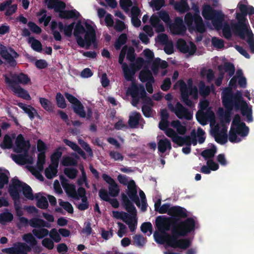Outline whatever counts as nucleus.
I'll return each instance as SVG.
<instances>
[{
  "mask_svg": "<svg viewBox=\"0 0 254 254\" xmlns=\"http://www.w3.org/2000/svg\"><path fill=\"white\" fill-rule=\"evenodd\" d=\"M177 47L180 51L189 55H192L196 50L195 45L192 42L187 43L182 39L178 41Z\"/></svg>",
  "mask_w": 254,
  "mask_h": 254,
  "instance_id": "nucleus-22",
  "label": "nucleus"
},
{
  "mask_svg": "<svg viewBox=\"0 0 254 254\" xmlns=\"http://www.w3.org/2000/svg\"><path fill=\"white\" fill-rule=\"evenodd\" d=\"M59 203L60 206L64 208L68 213H72L73 211V207L71 204L68 202L64 201L61 199L59 200Z\"/></svg>",
  "mask_w": 254,
  "mask_h": 254,
  "instance_id": "nucleus-62",
  "label": "nucleus"
},
{
  "mask_svg": "<svg viewBox=\"0 0 254 254\" xmlns=\"http://www.w3.org/2000/svg\"><path fill=\"white\" fill-rule=\"evenodd\" d=\"M28 43L31 45V47L34 51L40 52L42 51V44L40 41L32 38H28Z\"/></svg>",
  "mask_w": 254,
  "mask_h": 254,
  "instance_id": "nucleus-48",
  "label": "nucleus"
},
{
  "mask_svg": "<svg viewBox=\"0 0 254 254\" xmlns=\"http://www.w3.org/2000/svg\"><path fill=\"white\" fill-rule=\"evenodd\" d=\"M33 234L39 239H42L49 234V231L45 228L34 229L32 231Z\"/></svg>",
  "mask_w": 254,
  "mask_h": 254,
  "instance_id": "nucleus-49",
  "label": "nucleus"
},
{
  "mask_svg": "<svg viewBox=\"0 0 254 254\" xmlns=\"http://www.w3.org/2000/svg\"><path fill=\"white\" fill-rule=\"evenodd\" d=\"M170 29L174 34H182L186 30L183 19L181 18H177L175 23L170 26Z\"/></svg>",
  "mask_w": 254,
  "mask_h": 254,
  "instance_id": "nucleus-26",
  "label": "nucleus"
},
{
  "mask_svg": "<svg viewBox=\"0 0 254 254\" xmlns=\"http://www.w3.org/2000/svg\"><path fill=\"white\" fill-rule=\"evenodd\" d=\"M78 197L81 202H76V205L79 209L84 210L88 207V202L85 196V190L82 188H79L78 190Z\"/></svg>",
  "mask_w": 254,
  "mask_h": 254,
  "instance_id": "nucleus-27",
  "label": "nucleus"
},
{
  "mask_svg": "<svg viewBox=\"0 0 254 254\" xmlns=\"http://www.w3.org/2000/svg\"><path fill=\"white\" fill-rule=\"evenodd\" d=\"M139 78L142 82H147L146 90L149 93H152L153 91L152 84L154 80L150 71L145 69H143L140 73Z\"/></svg>",
  "mask_w": 254,
  "mask_h": 254,
  "instance_id": "nucleus-21",
  "label": "nucleus"
},
{
  "mask_svg": "<svg viewBox=\"0 0 254 254\" xmlns=\"http://www.w3.org/2000/svg\"><path fill=\"white\" fill-rule=\"evenodd\" d=\"M0 54L5 60L11 62L12 64H15L14 59L16 58L18 55L14 50L11 49L7 50L4 46L0 44Z\"/></svg>",
  "mask_w": 254,
  "mask_h": 254,
  "instance_id": "nucleus-24",
  "label": "nucleus"
},
{
  "mask_svg": "<svg viewBox=\"0 0 254 254\" xmlns=\"http://www.w3.org/2000/svg\"><path fill=\"white\" fill-rule=\"evenodd\" d=\"M158 149L161 153H164L167 150H171V144L170 141L166 138L159 140L158 142Z\"/></svg>",
  "mask_w": 254,
  "mask_h": 254,
  "instance_id": "nucleus-37",
  "label": "nucleus"
},
{
  "mask_svg": "<svg viewBox=\"0 0 254 254\" xmlns=\"http://www.w3.org/2000/svg\"><path fill=\"white\" fill-rule=\"evenodd\" d=\"M14 134L6 135L4 137L3 142L0 144L2 148H10L12 147V139L15 138Z\"/></svg>",
  "mask_w": 254,
  "mask_h": 254,
  "instance_id": "nucleus-46",
  "label": "nucleus"
},
{
  "mask_svg": "<svg viewBox=\"0 0 254 254\" xmlns=\"http://www.w3.org/2000/svg\"><path fill=\"white\" fill-rule=\"evenodd\" d=\"M5 81L7 84L8 87L17 96L28 100L31 99V97L28 92L20 86L14 84L9 80L7 76H5Z\"/></svg>",
  "mask_w": 254,
  "mask_h": 254,
  "instance_id": "nucleus-20",
  "label": "nucleus"
},
{
  "mask_svg": "<svg viewBox=\"0 0 254 254\" xmlns=\"http://www.w3.org/2000/svg\"><path fill=\"white\" fill-rule=\"evenodd\" d=\"M118 180L120 183L127 186V193L129 198L135 203L138 207H140L142 211L145 210L146 202L145 194L143 191L139 190V196L141 200L140 202L137 195V189L134 181L130 180L127 177L121 174L118 175Z\"/></svg>",
  "mask_w": 254,
  "mask_h": 254,
  "instance_id": "nucleus-9",
  "label": "nucleus"
},
{
  "mask_svg": "<svg viewBox=\"0 0 254 254\" xmlns=\"http://www.w3.org/2000/svg\"><path fill=\"white\" fill-rule=\"evenodd\" d=\"M156 211L161 214L167 213L174 218H183L188 215L185 209L179 206L170 207L169 204L161 205Z\"/></svg>",
  "mask_w": 254,
  "mask_h": 254,
  "instance_id": "nucleus-16",
  "label": "nucleus"
},
{
  "mask_svg": "<svg viewBox=\"0 0 254 254\" xmlns=\"http://www.w3.org/2000/svg\"><path fill=\"white\" fill-rule=\"evenodd\" d=\"M237 79L241 87H246V79L243 76L242 70L239 69L236 75L230 80L229 87L224 89L222 93L223 104L227 110L224 111L222 108L219 109V123L216 124L214 113L210 108H208L209 103L206 99L200 101L199 110L196 114L197 121L202 125H206L209 121L212 135L216 142L222 144L227 141V128L230 121V111L233 106L241 110L242 115L247 118L248 121L253 120L252 107L243 100L241 92L237 91L234 96L232 95V90L236 87Z\"/></svg>",
  "mask_w": 254,
  "mask_h": 254,
  "instance_id": "nucleus-1",
  "label": "nucleus"
},
{
  "mask_svg": "<svg viewBox=\"0 0 254 254\" xmlns=\"http://www.w3.org/2000/svg\"><path fill=\"white\" fill-rule=\"evenodd\" d=\"M202 15L206 20H210L214 28L217 30L222 29L221 22L225 18V14L221 10H214L209 5H204L202 10ZM226 23H225V24Z\"/></svg>",
  "mask_w": 254,
  "mask_h": 254,
  "instance_id": "nucleus-14",
  "label": "nucleus"
},
{
  "mask_svg": "<svg viewBox=\"0 0 254 254\" xmlns=\"http://www.w3.org/2000/svg\"><path fill=\"white\" fill-rule=\"evenodd\" d=\"M58 165H55V164L51 163L45 170L46 177L48 179H52L56 176L58 173Z\"/></svg>",
  "mask_w": 254,
  "mask_h": 254,
  "instance_id": "nucleus-38",
  "label": "nucleus"
},
{
  "mask_svg": "<svg viewBox=\"0 0 254 254\" xmlns=\"http://www.w3.org/2000/svg\"><path fill=\"white\" fill-rule=\"evenodd\" d=\"M62 185L67 194L77 200H79L78 193L76 192L75 187L74 185L66 184L62 182Z\"/></svg>",
  "mask_w": 254,
  "mask_h": 254,
  "instance_id": "nucleus-31",
  "label": "nucleus"
},
{
  "mask_svg": "<svg viewBox=\"0 0 254 254\" xmlns=\"http://www.w3.org/2000/svg\"><path fill=\"white\" fill-rule=\"evenodd\" d=\"M35 198L37 200V205L40 208L46 209L48 207V202L46 197L41 193L35 194Z\"/></svg>",
  "mask_w": 254,
  "mask_h": 254,
  "instance_id": "nucleus-39",
  "label": "nucleus"
},
{
  "mask_svg": "<svg viewBox=\"0 0 254 254\" xmlns=\"http://www.w3.org/2000/svg\"><path fill=\"white\" fill-rule=\"evenodd\" d=\"M164 4V0H154L150 2V5L154 10H159Z\"/></svg>",
  "mask_w": 254,
  "mask_h": 254,
  "instance_id": "nucleus-64",
  "label": "nucleus"
},
{
  "mask_svg": "<svg viewBox=\"0 0 254 254\" xmlns=\"http://www.w3.org/2000/svg\"><path fill=\"white\" fill-rule=\"evenodd\" d=\"M9 172L5 169L0 168V188H2L8 183Z\"/></svg>",
  "mask_w": 254,
  "mask_h": 254,
  "instance_id": "nucleus-45",
  "label": "nucleus"
},
{
  "mask_svg": "<svg viewBox=\"0 0 254 254\" xmlns=\"http://www.w3.org/2000/svg\"><path fill=\"white\" fill-rule=\"evenodd\" d=\"M196 224V220L192 218L177 222L173 227V236H171L165 232L170 229V219L166 217L158 216L156 219V226L158 231L154 233V240L159 244H166L172 247L185 249L190 246V241L185 239H179L176 235L185 236L193 231Z\"/></svg>",
  "mask_w": 254,
  "mask_h": 254,
  "instance_id": "nucleus-2",
  "label": "nucleus"
},
{
  "mask_svg": "<svg viewBox=\"0 0 254 254\" xmlns=\"http://www.w3.org/2000/svg\"><path fill=\"white\" fill-rule=\"evenodd\" d=\"M63 147H60L58 148L55 151L51 156V163L55 164V165L59 166V159L62 155V150Z\"/></svg>",
  "mask_w": 254,
  "mask_h": 254,
  "instance_id": "nucleus-41",
  "label": "nucleus"
},
{
  "mask_svg": "<svg viewBox=\"0 0 254 254\" xmlns=\"http://www.w3.org/2000/svg\"><path fill=\"white\" fill-rule=\"evenodd\" d=\"M65 175L70 179H74L77 174V170L72 168H65L64 170Z\"/></svg>",
  "mask_w": 254,
  "mask_h": 254,
  "instance_id": "nucleus-63",
  "label": "nucleus"
},
{
  "mask_svg": "<svg viewBox=\"0 0 254 254\" xmlns=\"http://www.w3.org/2000/svg\"><path fill=\"white\" fill-rule=\"evenodd\" d=\"M218 69L221 75L226 73L229 76H232L235 71L233 64L230 63H225L224 65L219 66Z\"/></svg>",
  "mask_w": 254,
  "mask_h": 254,
  "instance_id": "nucleus-35",
  "label": "nucleus"
},
{
  "mask_svg": "<svg viewBox=\"0 0 254 254\" xmlns=\"http://www.w3.org/2000/svg\"><path fill=\"white\" fill-rule=\"evenodd\" d=\"M80 13L75 9L68 10H61L59 12V16L65 19H76L80 17Z\"/></svg>",
  "mask_w": 254,
  "mask_h": 254,
  "instance_id": "nucleus-28",
  "label": "nucleus"
},
{
  "mask_svg": "<svg viewBox=\"0 0 254 254\" xmlns=\"http://www.w3.org/2000/svg\"><path fill=\"white\" fill-rule=\"evenodd\" d=\"M49 234L51 239L56 243H58L62 240L59 230L56 228L51 229L49 232Z\"/></svg>",
  "mask_w": 254,
  "mask_h": 254,
  "instance_id": "nucleus-50",
  "label": "nucleus"
},
{
  "mask_svg": "<svg viewBox=\"0 0 254 254\" xmlns=\"http://www.w3.org/2000/svg\"><path fill=\"white\" fill-rule=\"evenodd\" d=\"M192 9L195 12V14L192 16L190 13H187L185 17V23L190 31L194 30L203 33L205 31V28L202 18L199 15V8L197 5H193Z\"/></svg>",
  "mask_w": 254,
  "mask_h": 254,
  "instance_id": "nucleus-15",
  "label": "nucleus"
},
{
  "mask_svg": "<svg viewBox=\"0 0 254 254\" xmlns=\"http://www.w3.org/2000/svg\"><path fill=\"white\" fill-rule=\"evenodd\" d=\"M171 126L176 129L177 132L180 134L183 135L187 131L186 126L183 125L181 122L178 120L172 121L171 123Z\"/></svg>",
  "mask_w": 254,
  "mask_h": 254,
  "instance_id": "nucleus-44",
  "label": "nucleus"
},
{
  "mask_svg": "<svg viewBox=\"0 0 254 254\" xmlns=\"http://www.w3.org/2000/svg\"><path fill=\"white\" fill-rule=\"evenodd\" d=\"M127 36L126 34H122L117 40L115 44V47L117 50H119L123 45L127 41Z\"/></svg>",
  "mask_w": 254,
  "mask_h": 254,
  "instance_id": "nucleus-57",
  "label": "nucleus"
},
{
  "mask_svg": "<svg viewBox=\"0 0 254 254\" xmlns=\"http://www.w3.org/2000/svg\"><path fill=\"white\" fill-rule=\"evenodd\" d=\"M109 192L113 196H117L120 192V189L118 184L115 182L109 186Z\"/></svg>",
  "mask_w": 254,
  "mask_h": 254,
  "instance_id": "nucleus-55",
  "label": "nucleus"
},
{
  "mask_svg": "<svg viewBox=\"0 0 254 254\" xmlns=\"http://www.w3.org/2000/svg\"><path fill=\"white\" fill-rule=\"evenodd\" d=\"M216 152V148L213 145H211L209 149L203 151L201 154L206 160L212 159Z\"/></svg>",
  "mask_w": 254,
  "mask_h": 254,
  "instance_id": "nucleus-42",
  "label": "nucleus"
},
{
  "mask_svg": "<svg viewBox=\"0 0 254 254\" xmlns=\"http://www.w3.org/2000/svg\"><path fill=\"white\" fill-rule=\"evenodd\" d=\"M151 68L154 74L158 73L159 69H165L167 66V63L164 61H161L160 59H156L151 64Z\"/></svg>",
  "mask_w": 254,
  "mask_h": 254,
  "instance_id": "nucleus-33",
  "label": "nucleus"
},
{
  "mask_svg": "<svg viewBox=\"0 0 254 254\" xmlns=\"http://www.w3.org/2000/svg\"><path fill=\"white\" fill-rule=\"evenodd\" d=\"M141 230L148 236H150L152 231V225L150 222H144L141 226Z\"/></svg>",
  "mask_w": 254,
  "mask_h": 254,
  "instance_id": "nucleus-53",
  "label": "nucleus"
},
{
  "mask_svg": "<svg viewBox=\"0 0 254 254\" xmlns=\"http://www.w3.org/2000/svg\"><path fill=\"white\" fill-rule=\"evenodd\" d=\"M18 106L20 107L26 114H28L30 119H34L35 115L37 114L36 110L32 107L20 103Z\"/></svg>",
  "mask_w": 254,
  "mask_h": 254,
  "instance_id": "nucleus-40",
  "label": "nucleus"
},
{
  "mask_svg": "<svg viewBox=\"0 0 254 254\" xmlns=\"http://www.w3.org/2000/svg\"><path fill=\"white\" fill-rule=\"evenodd\" d=\"M64 142L72 149L76 151L80 154L83 158L85 159L86 157L84 152L75 143L71 142L67 139H64Z\"/></svg>",
  "mask_w": 254,
  "mask_h": 254,
  "instance_id": "nucleus-47",
  "label": "nucleus"
},
{
  "mask_svg": "<svg viewBox=\"0 0 254 254\" xmlns=\"http://www.w3.org/2000/svg\"><path fill=\"white\" fill-rule=\"evenodd\" d=\"M249 132V127L241 121L240 117L238 115L235 116L229 131V140L233 143H238L246 137Z\"/></svg>",
  "mask_w": 254,
  "mask_h": 254,
  "instance_id": "nucleus-11",
  "label": "nucleus"
},
{
  "mask_svg": "<svg viewBox=\"0 0 254 254\" xmlns=\"http://www.w3.org/2000/svg\"><path fill=\"white\" fill-rule=\"evenodd\" d=\"M168 114L166 110H162L161 111V121L159 123V127L162 129L165 130V133L167 136L171 138L172 141L179 146H182L187 140L188 137L183 138L179 136L177 132L172 128L168 127L169 123L167 121Z\"/></svg>",
  "mask_w": 254,
  "mask_h": 254,
  "instance_id": "nucleus-13",
  "label": "nucleus"
},
{
  "mask_svg": "<svg viewBox=\"0 0 254 254\" xmlns=\"http://www.w3.org/2000/svg\"><path fill=\"white\" fill-rule=\"evenodd\" d=\"M109 156L115 161H122L124 158L120 152L115 150L110 151Z\"/></svg>",
  "mask_w": 254,
  "mask_h": 254,
  "instance_id": "nucleus-56",
  "label": "nucleus"
},
{
  "mask_svg": "<svg viewBox=\"0 0 254 254\" xmlns=\"http://www.w3.org/2000/svg\"><path fill=\"white\" fill-rule=\"evenodd\" d=\"M140 115L136 112L132 113L128 120L129 126L131 127H135L139 124Z\"/></svg>",
  "mask_w": 254,
  "mask_h": 254,
  "instance_id": "nucleus-43",
  "label": "nucleus"
},
{
  "mask_svg": "<svg viewBox=\"0 0 254 254\" xmlns=\"http://www.w3.org/2000/svg\"><path fill=\"white\" fill-rule=\"evenodd\" d=\"M122 197L126 209L129 214L123 211H113L112 216L116 219L123 220L128 225L130 231L133 232L135 231L137 225L136 209L130 202L126 194H123Z\"/></svg>",
  "mask_w": 254,
  "mask_h": 254,
  "instance_id": "nucleus-7",
  "label": "nucleus"
},
{
  "mask_svg": "<svg viewBox=\"0 0 254 254\" xmlns=\"http://www.w3.org/2000/svg\"><path fill=\"white\" fill-rule=\"evenodd\" d=\"M61 163L65 166H74L76 164L77 161L71 157L65 156L63 158Z\"/></svg>",
  "mask_w": 254,
  "mask_h": 254,
  "instance_id": "nucleus-54",
  "label": "nucleus"
},
{
  "mask_svg": "<svg viewBox=\"0 0 254 254\" xmlns=\"http://www.w3.org/2000/svg\"><path fill=\"white\" fill-rule=\"evenodd\" d=\"M177 47L180 51L189 55H192L196 50L195 45L192 42L187 43L182 39L178 41Z\"/></svg>",
  "mask_w": 254,
  "mask_h": 254,
  "instance_id": "nucleus-23",
  "label": "nucleus"
},
{
  "mask_svg": "<svg viewBox=\"0 0 254 254\" xmlns=\"http://www.w3.org/2000/svg\"><path fill=\"white\" fill-rule=\"evenodd\" d=\"M5 76H7L9 80L16 85L17 83L27 84L30 81V78L26 75L22 73L19 74H12L10 73Z\"/></svg>",
  "mask_w": 254,
  "mask_h": 254,
  "instance_id": "nucleus-25",
  "label": "nucleus"
},
{
  "mask_svg": "<svg viewBox=\"0 0 254 254\" xmlns=\"http://www.w3.org/2000/svg\"><path fill=\"white\" fill-rule=\"evenodd\" d=\"M140 14V10L136 6H133L131 10V22L133 25L135 27H139L141 24V21L138 18Z\"/></svg>",
  "mask_w": 254,
  "mask_h": 254,
  "instance_id": "nucleus-36",
  "label": "nucleus"
},
{
  "mask_svg": "<svg viewBox=\"0 0 254 254\" xmlns=\"http://www.w3.org/2000/svg\"><path fill=\"white\" fill-rule=\"evenodd\" d=\"M46 11L45 10H41L37 13V15H43L42 17L39 18V21L40 23L44 22V24L45 26H47L51 20V16H47L45 14Z\"/></svg>",
  "mask_w": 254,
  "mask_h": 254,
  "instance_id": "nucleus-51",
  "label": "nucleus"
},
{
  "mask_svg": "<svg viewBox=\"0 0 254 254\" xmlns=\"http://www.w3.org/2000/svg\"><path fill=\"white\" fill-rule=\"evenodd\" d=\"M127 53V58L130 61H132L134 59V50L132 47H124L120 54L119 62L122 65V67L124 71V76L125 78L128 81H132L133 76L135 72L139 69L142 66H145L146 62L142 58H138L134 64H131L130 65V68H128L127 64L124 63V59Z\"/></svg>",
  "mask_w": 254,
  "mask_h": 254,
  "instance_id": "nucleus-5",
  "label": "nucleus"
},
{
  "mask_svg": "<svg viewBox=\"0 0 254 254\" xmlns=\"http://www.w3.org/2000/svg\"><path fill=\"white\" fill-rule=\"evenodd\" d=\"M58 27L61 31H63L64 34L71 36L72 31L78 45L82 48H88L96 39V26L94 23L89 19H83L78 20L76 23L64 26L61 23H57L55 21L51 23V28L55 29Z\"/></svg>",
  "mask_w": 254,
  "mask_h": 254,
  "instance_id": "nucleus-3",
  "label": "nucleus"
},
{
  "mask_svg": "<svg viewBox=\"0 0 254 254\" xmlns=\"http://www.w3.org/2000/svg\"><path fill=\"white\" fill-rule=\"evenodd\" d=\"M168 107L171 111L174 112L176 115L180 119H185L191 120L192 118V113L189 112L187 109L184 107L179 102H178L175 107L170 103L168 104Z\"/></svg>",
  "mask_w": 254,
  "mask_h": 254,
  "instance_id": "nucleus-19",
  "label": "nucleus"
},
{
  "mask_svg": "<svg viewBox=\"0 0 254 254\" xmlns=\"http://www.w3.org/2000/svg\"><path fill=\"white\" fill-rule=\"evenodd\" d=\"M29 225L33 227L45 226V222L39 218H33L29 222Z\"/></svg>",
  "mask_w": 254,
  "mask_h": 254,
  "instance_id": "nucleus-58",
  "label": "nucleus"
},
{
  "mask_svg": "<svg viewBox=\"0 0 254 254\" xmlns=\"http://www.w3.org/2000/svg\"><path fill=\"white\" fill-rule=\"evenodd\" d=\"M13 219V215L10 212H5L0 215V223L4 224L6 222L11 221Z\"/></svg>",
  "mask_w": 254,
  "mask_h": 254,
  "instance_id": "nucleus-60",
  "label": "nucleus"
},
{
  "mask_svg": "<svg viewBox=\"0 0 254 254\" xmlns=\"http://www.w3.org/2000/svg\"><path fill=\"white\" fill-rule=\"evenodd\" d=\"M45 3L49 8H53L59 12L65 7V4L59 0H45Z\"/></svg>",
  "mask_w": 254,
  "mask_h": 254,
  "instance_id": "nucleus-29",
  "label": "nucleus"
},
{
  "mask_svg": "<svg viewBox=\"0 0 254 254\" xmlns=\"http://www.w3.org/2000/svg\"><path fill=\"white\" fill-rule=\"evenodd\" d=\"M175 89L179 88L183 101L188 106H192L194 103L192 99L196 100L198 97L197 88L192 85L191 79L188 80L187 85L183 80H179L174 85Z\"/></svg>",
  "mask_w": 254,
  "mask_h": 254,
  "instance_id": "nucleus-10",
  "label": "nucleus"
},
{
  "mask_svg": "<svg viewBox=\"0 0 254 254\" xmlns=\"http://www.w3.org/2000/svg\"><path fill=\"white\" fill-rule=\"evenodd\" d=\"M150 22L151 25L155 28L157 32H163L165 28L163 24L160 22L159 18L156 14H153L150 18Z\"/></svg>",
  "mask_w": 254,
  "mask_h": 254,
  "instance_id": "nucleus-34",
  "label": "nucleus"
},
{
  "mask_svg": "<svg viewBox=\"0 0 254 254\" xmlns=\"http://www.w3.org/2000/svg\"><path fill=\"white\" fill-rule=\"evenodd\" d=\"M170 3L173 5L174 8L180 13H184L189 9L185 0H181L179 2H175V0H170Z\"/></svg>",
  "mask_w": 254,
  "mask_h": 254,
  "instance_id": "nucleus-32",
  "label": "nucleus"
},
{
  "mask_svg": "<svg viewBox=\"0 0 254 254\" xmlns=\"http://www.w3.org/2000/svg\"><path fill=\"white\" fill-rule=\"evenodd\" d=\"M133 244L138 247H143L146 243L145 239L139 235H135L133 237Z\"/></svg>",
  "mask_w": 254,
  "mask_h": 254,
  "instance_id": "nucleus-52",
  "label": "nucleus"
},
{
  "mask_svg": "<svg viewBox=\"0 0 254 254\" xmlns=\"http://www.w3.org/2000/svg\"><path fill=\"white\" fill-rule=\"evenodd\" d=\"M8 191L14 200L19 199L21 191H22L23 195L26 198L30 200L35 199V195L33 194L31 188L15 178L11 181L9 185Z\"/></svg>",
  "mask_w": 254,
  "mask_h": 254,
  "instance_id": "nucleus-12",
  "label": "nucleus"
},
{
  "mask_svg": "<svg viewBox=\"0 0 254 254\" xmlns=\"http://www.w3.org/2000/svg\"><path fill=\"white\" fill-rule=\"evenodd\" d=\"M46 156L44 152L39 153L38 156V160L35 168L27 166L29 170L39 180L43 181L44 177L41 175V172L44 169V165L45 163Z\"/></svg>",
  "mask_w": 254,
  "mask_h": 254,
  "instance_id": "nucleus-18",
  "label": "nucleus"
},
{
  "mask_svg": "<svg viewBox=\"0 0 254 254\" xmlns=\"http://www.w3.org/2000/svg\"><path fill=\"white\" fill-rule=\"evenodd\" d=\"M207 165H204L201 168V172L206 174L210 173L211 171H215L219 169V165L212 159L207 160Z\"/></svg>",
  "mask_w": 254,
  "mask_h": 254,
  "instance_id": "nucleus-30",
  "label": "nucleus"
},
{
  "mask_svg": "<svg viewBox=\"0 0 254 254\" xmlns=\"http://www.w3.org/2000/svg\"><path fill=\"white\" fill-rule=\"evenodd\" d=\"M65 96L67 100L72 105V108L74 112L80 117H86L89 119L91 117L92 112L91 110L88 108L87 113L86 114L84 111L83 106L76 98L67 93L65 94Z\"/></svg>",
  "mask_w": 254,
  "mask_h": 254,
  "instance_id": "nucleus-17",
  "label": "nucleus"
},
{
  "mask_svg": "<svg viewBox=\"0 0 254 254\" xmlns=\"http://www.w3.org/2000/svg\"><path fill=\"white\" fill-rule=\"evenodd\" d=\"M29 147V142L24 140L21 134H19L16 138L13 149L20 154H12L11 157L12 160L18 164H31L34 161V155L28 152Z\"/></svg>",
  "mask_w": 254,
  "mask_h": 254,
  "instance_id": "nucleus-6",
  "label": "nucleus"
},
{
  "mask_svg": "<svg viewBox=\"0 0 254 254\" xmlns=\"http://www.w3.org/2000/svg\"><path fill=\"white\" fill-rule=\"evenodd\" d=\"M40 103L42 107L47 111L52 110L53 106L51 102L48 99L44 98H40Z\"/></svg>",
  "mask_w": 254,
  "mask_h": 254,
  "instance_id": "nucleus-59",
  "label": "nucleus"
},
{
  "mask_svg": "<svg viewBox=\"0 0 254 254\" xmlns=\"http://www.w3.org/2000/svg\"><path fill=\"white\" fill-rule=\"evenodd\" d=\"M132 97V104L136 106L138 99L141 98L144 99L146 103L144 104L142 108V111L144 115L146 117H150L152 116V111L151 107L152 106V101L150 99L145 98L146 92L143 86L137 85L134 82L128 88L127 92Z\"/></svg>",
  "mask_w": 254,
  "mask_h": 254,
  "instance_id": "nucleus-8",
  "label": "nucleus"
},
{
  "mask_svg": "<svg viewBox=\"0 0 254 254\" xmlns=\"http://www.w3.org/2000/svg\"><path fill=\"white\" fill-rule=\"evenodd\" d=\"M201 75L203 77H206L208 81H211L213 78V71L210 69H203L201 71Z\"/></svg>",
  "mask_w": 254,
  "mask_h": 254,
  "instance_id": "nucleus-61",
  "label": "nucleus"
},
{
  "mask_svg": "<svg viewBox=\"0 0 254 254\" xmlns=\"http://www.w3.org/2000/svg\"><path fill=\"white\" fill-rule=\"evenodd\" d=\"M238 7L241 12L236 13V18L238 22V25L225 24L222 28V33L226 38H229L233 34L239 35L240 38L247 42L250 49L253 54L254 53V37L252 30L250 29L248 23L246 22L245 16L249 14H254V8L250 5L247 6L239 2Z\"/></svg>",
  "mask_w": 254,
  "mask_h": 254,
  "instance_id": "nucleus-4",
  "label": "nucleus"
}]
</instances>
